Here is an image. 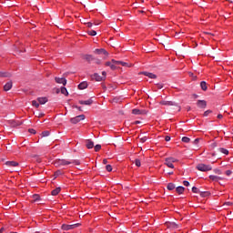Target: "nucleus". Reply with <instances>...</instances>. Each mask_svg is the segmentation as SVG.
<instances>
[{"mask_svg": "<svg viewBox=\"0 0 233 233\" xmlns=\"http://www.w3.org/2000/svg\"><path fill=\"white\" fill-rule=\"evenodd\" d=\"M102 77H104V79L106 77V73L105 71L102 72Z\"/></svg>", "mask_w": 233, "mask_h": 233, "instance_id": "obj_52", "label": "nucleus"}, {"mask_svg": "<svg viewBox=\"0 0 233 233\" xmlns=\"http://www.w3.org/2000/svg\"><path fill=\"white\" fill-rule=\"evenodd\" d=\"M117 66H119V62L115 59H112L111 62H106V66H109L111 70H116V68H117Z\"/></svg>", "mask_w": 233, "mask_h": 233, "instance_id": "obj_6", "label": "nucleus"}, {"mask_svg": "<svg viewBox=\"0 0 233 233\" xmlns=\"http://www.w3.org/2000/svg\"><path fill=\"white\" fill-rule=\"evenodd\" d=\"M12 86H13L12 81L7 82V83L4 86V90H5V92H8V90H12Z\"/></svg>", "mask_w": 233, "mask_h": 233, "instance_id": "obj_14", "label": "nucleus"}, {"mask_svg": "<svg viewBox=\"0 0 233 233\" xmlns=\"http://www.w3.org/2000/svg\"><path fill=\"white\" fill-rule=\"evenodd\" d=\"M33 199H34L35 201H38V200H39V195H34V196H33Z\"/></svg>", "mask_w": 233, "mask_h": 233, "instance_id": "obj_43", "label": "nucleus"}, {"mask_svg": "<svg viewBox=\"0 0 233 233\" xmlns=\"http://www.w3.org/2000/svg\"><path fill=\"white\" fill-rule=\"evenodd\" d=\"M55 81L58 85H63L64 86H66V78L55 77Z\"/></svg>", "mask_w": 233, "mask_h": 233, "instance_id": "obj_8", "label": "nucleus"}, {"mask_svg": "<svg viewBox=\"0 0 233 233\" xmlns=\"http://www.w3.org/2000/svg\"><path fill=\"white\" fill-rule=\"evenodd\" d=\"M176 192H177V194H183V192H185V187L179 186L176 188Z\"/></svg>", "mask_w": 233, "mask_h": 233, "instance_id": "obj_23", "label": "nucleus"}, {"mask_svg": "<svg viewBox=\"0 0 233 233\" xmlns=\"http://www.w3.org/2000/svg\"><path fill=\"white\" fill-rule=\"evenodd\" d=\"M132 114H134V116H141L143 114H147V112L141 109H133Z\"/></svg>", "mask_w": 233, "mask_h": 233, "instance_id": "obj_11", "label": "nucleus"}, {"mask_svg": "<svg viewBox=\"0 0 233 233\" xmlns=\"http://www.w3.org/2000/svg\"><path fill=\"white\" fill-rule=\"evenodd\" d=\"M187 112H190V106L187 107Z\"/></svg>", "mask_w": 233, "mask_h": 233, "instance_id": "obj_60", "label": "nucleus"}, {"mask_svg": "<svg viewBox=\"0 0 233 233\" xmlns=\"http://www.w3.org/2000/svg\"><path fill=\"white\" fill-rule=\"evenodd\" d=\"M167 227H168V228H174V229L179 228V225L177 224L176 222L167 223Z\"/></svg>", "mask_w": 233, "mask_h": 233, "instance_id": "obj_16", "label": "nucleus"}, {"mask_svg": "<svg viewBox=\"0 0 233 233\" xmlns=\"http://www.w3.org/2000/svg\"><path fill=\"white\" fill-rule=\"evenodd\" d=\"M79 223L76 224H71V225H67V224H63L61 228L62 230H73V228H77V227H79Z\"/></svg>", "mask_w": 233, "mask_h": 233, "instance_id": "obj_5", "label": "nucleus"}, {"mask_svg": "<svg viewBox=\"0 0 233 233\" xmlns=\"http://www.w3.org/2000/svg\"><path fill=\"white\" fill-rule=\"evenodd\" d=\"M157 88H158L159 90H161V88H163V85L157 84Z\"/></svg>", "mask_w": 233, "mask_h": 233, "instance_id": "obj_50", "label": "nucleus"}, {"mask_svg": "<svg viewBox=\"0 0 233 233\" xmlns=\"http://www.w3.org/2000/svg\"><path fill=\"white\" fill-rule=\"evenodd\" d=\"M201 198H207L208 196H210V193L208 191H200L199 192Z\"/></svg>", "mask_w": 233, "mask_h": 233, "instance_id": "obj_27", "label": "nucleus"}, {"mask_svg": "<svg viewBox=\"0 0 233 233\" xmlns=\"http://www.w3.org/2000/svg\"><path fill=\"white\" fill-rule=\"evenodd\" d=\"M172 174H174V172H173V171L168 172V175H169V176H172Z\"/></svg>", "mask_w": 233, "mask_h": 233, "instance_id": "obj_61", "label": "nucleus"}, {"mask_svg": "<svg viewBox=\"0 0 233 233\" xmlns=\"http://www.w3.org/2000/svg\"><path fill=\"white\" fill-rule=\"evenodd\" d=\"M136 167H141V160L139 158L135 159Z\"/></svg>", "mask_w": 233, "mask_h": 233, "instance_id": "obj_34", "label": "nucleus"}, {"mask_svg": "<svg viewBox=\"0 0 233 233\" xmlns=\"http://www.w3.org/2000/svg\"><path fill=\"white\" fill-rule=\"evenodd\" d=\"M199 141H201V138H196L193 143L194 145H198L199 143Z\"/></svg>", "mask_w": 233, "mask_h": 233, "instance_id": "obj_44", "label": "nucleus"}, {"mask_svg": "<svg viewBox=\"0 0 233 233\" xmlns=\"http://www.w3.org/2000/svg\"><path fill=\"white\" fill-rule=\"evenodd\" d=\"M197 105L198 108H207V101L205 100H198Z\"/></svg>", "mask_w": 233, "mask_h": 233, "instance_id": "obj_9", "label": "nucleus"}, {"mask_svg": "<svg viewBox=\"0 0 233 233\" xmlns=\"http://www.w3.org/2000/svg\"><path fill=\"white\" fill-rule=\"evenodd\" d=\"M177 159L172 157L165 158L164 165H167L168 168H174V163H177Z\"/></svg>", "mask_w": 233, "mask_h": 233, "instance_id": "obj_1", "label": "nucleus"}, {"mask_svg": "<svg viewBox=\"0 0 233 233\" xmlns=\"http://www.w3.org/2000/svg\"><path fill=\"white\" fill-rule=\"evenodd\" d=\"M218 119H223V115L221 114L218 115Z\"/></svg>", "mask_w": 233, "mask_h": 233, "instance_id": "obj_54", "label": "nucleus"}, {"mask_svg": "<svg viewBox=\"0 0 233 233\" xmlns=\"http://www.w3.org/2000/svg\"><path fill=\"white\" fill-rule=\"evenodd\" d=\"M142 74H143V76L149 77V79H157V76L154 75L153 73L143 72Z\"/></svg>", "mask_w": 233, "mask_h": 233, "instance_id": "obj_12", "label": "nucleus"}, {"mask_svg": "<svg viewBox=\"0 0 233 233\" xmlns=\"http://www.w3.org/2000/svg\"><path fill=\"white\" fill-rule=\"evenodd\" d=\"M208 114H212V110H207L205 113H204V117H207L208 116Z\"/></svg>", "mask_w": 233, "mask_h": 233, "instance_id": "obj_42", "label": "nucleus"}, {"mask_svg": "<svg viewBox=\"0 0 233 233\" xmlns=\"http://www.w3.org/2000/svg\"><path fill=\"white\" fill-rule=\"evenodd\" d=\"M87 34L89 35H97V32H96L95 30H91V31H88L87 32Z\"/></svg>", "mask_w": 233, "mask_h": 233, "instance_id": "obj_36", "label": "nucleus"}, {"mask_svg": "<svg viewBox=\"0 0 233 233\" xmlns=\"http://www.w3.org/2000/svg\"><path fill=\"white\" fill-rule=\"evenodd\" d=\"M231 174H232V171H231V170H227V171H226V175L230 176Z\"/></svg>", "mask_w": 233, "mask_h": 233, "instance_id": "obj_51", "label": "nucleus"}, {"mask_svg": "<svg viewBox=\"0 0 233 233\" xmlns=\"http://www.w3.org/2000/svg\"><path fill=\"white\" fill-rule=\"evenodd\" d=\"M0 77H12V75L6 72H0Z\"/></svg>", "mask_w": 233, "mask_h": 233, "instance_id": "obj_24", "label": "nucleus"}, {"mask_svg": "<svg viewBox=\"0 0 233 233\" xmlns=\"http://www.w3.org/2000/svg\"><path fill=\"white\" fill-rule=\"evenodd\" d=\"M41 136L42 137H48V136H50V131H44Z\"/></svg>", "mask_w": 233, "mask_h": 233, "instance_id": "obj_33", "label": "nucleus"}, {"mask_svg": "<svg viewBox=\"0 0 233 233\" xmlns=\"http://www.w3.org/2000/svg\"><path fill=\"white\" fill-rule=\"evenodd\" d=\"M61 94H63L64 96H68V90H66V87H61Z\"/></svg>", "mask_w": 233, "mask_h": 233, "instance_id": "obj_31", "label": "nucleus"}, {"mask_svg": "<svg viewBox=\"0 0 233 233\" xmlns=\"http://www.w3.org/2000/svg\"><path fill=\"white\" fill-rule=\"evenodd\" d=\"M106 170H107V172H112V166L111 165H106Z\"/></svg>", "mask_w": 233, "mask_h": 233, "instance_id": "obj_40", "label": "nucleus"}, {"mask_svg": "<svg viewBox=\"0 0 233 233\" xmlns=\"http://www.w3.org/2000/svg\"><path fill=\"white\" fill-rule=\"evenodd\" d=\"M30 134H35V129H29Z\"/></svg>", "mask_w": 233, "mask_h": 233, "instance_id": "obj_53", "label": "nucleus"}, {"mask_svg": "<svg viewBox=\"0 0 233 233\" xmlns=\"http://www.w3.org/2000/svg\"><path fill=\"white\" fill-rule=\"evenodd\" d=\"M6 167H19V163L16 161H6Z\"/></svg>", "mask_w": 233, "mask_h": 233, "instance_id": "obj_15", "label": "nucleus"}, {"mask_svg": "<svg viewBox=\"0 0 233 233\" xmlns=\"http://www.w3.org/2000/svg\"><path fill=\"white\" fill-rule=\"evenodd\" d=\"M37 101L40 105H45L46 103H48V98H46V97H38Z\"/></svg>", "mask_w": 233, "mask_h": 233, "instance_id": "obj_19", "label": "nucleus"}, {"mask_svg": "<svg viewBox=\"0 0 233 233\" xmlns=\"http://www.w3.org/2000/svg\"><path fill=\"white\" fill-rule=\"evenodd\" d=\"M76 108L79 109L80 111L82 110L81 107H79V106H76Z\"/></svg>", "mask_w": 233, "mask_h": 233, "instance_id": "obj_63", "label": "nucleus"}, {"mask_svg": "<svg viewBox=\"0 0 233 233\" xmlns=\"http://www.w3.org/2000/svg\"><path fill=\"white\" fill-rule=\"evenodd\" d=\"M86 25H87L88 28H92L94 24H92V22H88V23H86Z\"/></svg>", "mask_w": 233, "mask_h": 233, "instance_id": "obj_48", "label": "nucleus"}, {"mask_svg": "<svg viewBox=\"0 0 233 233\" xmlns=\"http://www.w3.org/2000/svg\"><path fill=\"white\" fill-rule=\"evenodd\" d=\"M182 141H183V143H190V138L187 137H182Z\"/></svg>", "mask_w": 233, "mask_h": 233, "instance_id": "obj_35", "label": "nucleus"}, {"mask_svg": "<svg viewBox=\"0 0 233 233\" xmlns=\"http://www.w3.org/2000/svg\"><path fill=\"white\" fill-rule=\"evenodd\" d=\"M165 140H166V141H170V137L166 136Z\"/></svg>", "mask_w": 233, "mask_h": 233, "instance_id": "obj_55", "label": "nucleus"}, {"mask_svg": "<svg viewBox=\"0 0 233 233\" xmlns=\"http://www.w3.org/2000/svg\"><path fill=\"white\" fill-rule=\"evenodd\" d=\"M83 59L90 63V61H94V56L92 55H84Z\"/></svg>", "mask_w": 233, "mask_h": 233, "instance_id": "obj_18", "label": "nucleus"}, {"mask_svg": "<svg viewBox=\"0 0 233 233\" xmlns=\"http://www.w3.org/2000/svg\"><path fill=\"white\" fill-rule=\"evenodd\" d=\"M61 170H57L56 173H55V176H61Z\"/></svg>", "mask_w": 233, "mask_h": 233, "instance_id": "obj_49", "label": "nucleus"}, {"mask_svg": "<svg viewBox=\"0 0 233 233\" xmlns=\"http://www.w3.org/2000/svg\"><path fill=\"white\" fill-rule=\"evenodd\" d=\"M93 77H94V79H96V81H103L104 80V77L99 76V74H97V73H95Z\"/></svg>", "mask_w": 233, "mask_h": 233, "instance_id": "obj_22", "label": "nucleus"}, {"mask_svg": "<svg viewBox=\"0 0 233 233\" xmlns=\"http://www.w3.org/2000/svg\"><path fill=\"white\" fill-rule=\"evenodd\" d=\"M59 192H61V187H56V189H54L51 194L52 196H57V194H59Z\"/></svg>", "mask_w": 233, "mask_h": 233, "instance_id": "obj_26", "label": "nucleus"}, {"mask_svg": "<svg viewBox=\"0 0 233 233\" xmlns=\"http://www.w3.org/2000/svg\"><path fill=\"white\" fill-rule=\"evenodd\" d=\"M200 86H201V89L202 90H204V91H207V82H205V81H202L201 83H200Z\"/></svg>", "mask_w": 233, "mask_h": 233, "instance_id": "obj_30", "label": "nucleus"}, {"mask_svg": "<svg viewBox=\"0 0 233 233\" xmlns=\"http://www.w3.org/2000/svg\"><path fill=\"white\" fill-rule=\"evenodd\" d=\"M174 188H176V185L173 183L167 184V190H174Z\"/></svg>", "mask_w": 233, "mask_h": 233, "instance_id": "obj_32", "label": "nucleus"}, {"mask_svg": "<svg viewBox=\"0 0 233 233\" xmlns=\"http://www.w3.org/2000/svg\"><path fill=\"white\" fill-rule=\"evenodd\" d=\"M99 63H101V60H97L96 61V64L99 65Z\"/></svg>", "mask_w": 233, "mask_h": 233, "instance_id": "obj_62", "label": "nucleus"}, {"mask_svg": "<svg viewBox=\"0 0 233 233\" xmlns=\"http://www.w3.org/2000/svg\"><path fill=\"white\" fill-rule=\"evenodd\" d=\"M92 103H94V100H92L91 98L88 100H80L79 101L80 105H86L87 106H90V105H92Z\"/></svg>", "mask_w": 233, "mask_h": 233, "instance_id": "obj_13", "label": "nucleus"}, {"mask_svg": "<svg viewBox=\"0 0 233 233\" xmlns=\"http://www.w3.org/2000/svg\"><path fill=\"white\" fill-rule=\"evenodd\" d=\"M215 174L221 175V171L219 169H214Z\"/></svg>", "mask_w": 233, "mask_h": 233, "instance_id": "obj_46", "label": "nucleus"}, {"mask_svg": "<svg viewBox=\"0 0 233 233\" xmlns=\"http://www.w3.org/2000/svg\"><path fill=\"white\" fill-rule=\"evenodd\" d=\"M218 152H221V154H225L226 156H228V151L226 148L219 147L218 149Z\"/></svg>", "mask_w": 233, "mask_h": 233, "instance_id": "obj_29", "label": "nucleus"}, {"mask_svg": "<svg viewBox=\"0 0 233 233\" xmlns=\"http://www.w3.org/2000/svg\"><path fill=\"white\" fill-rule=\"evenodd\" d=\"M192 192L194 193V194H199V189L198 188V187H192Z\"/></svg>", "mask_w": 233, "mask_h": 233, "instance_id": "obj_37", "label": "nucleus"}, {"mask_svg": "<svg viewBox=\"0 0 233 233\" xmlns=\"http://www.w3.org/2000/svg\"><path fill=\"white\" fill-rule=\"evenodd\" d=\"M56 167H66V165H72V162L66 159H57L55 161Z\"/></svg>", "mask_w": 233, "mask_h": 233, "instance_id": "obj_4", "label": "nucleus"}, {"mask_svg": "<svg viewBox=\"0 0 233 233\" xmlns=\"http://www.w3.org/2000/svg\"><path fill=\"white\" fill-rule=\"evenodd\" d=\"M226 205L230 206V205H232V202H228V203H226Z\"/></svg>", "mask_w": 233, "mask_h": 233, "instance_id": "obj_59", "label": "nucleus"}, {"mask_svg": "<svg viewBox=\"0 0 233 233\" xmlns=\"http://www.w3.org/2000/svg\"><path fill=\"white\" fill-rule=\"evenodd\" d=\"M86 148H94V142L90 139L86 140Z\"/></svg>", "mask_w": 233, "mask_h": 233, "instance_id": "obj_17", "label": "nucleus"}, {"mask_svg": "<svg viewBox=\"0 0 233 233\" xmlns=\"http://www.w3.org/2000/svg\"><path fill=\"white\" fill-rule=\"evenodd\" d=\"M8 123L11 127H19V125H21V123L15 122V120H9Z\"/></svg>", "mask_w": 233, "mask_h": 233, "instance_id": "obj_25", "label": "nucleus"}, {"mask_svg": "<svg viewBox=\"0 0 233 233\" xmlns=\"http://www.w3.org/2000/svg\"><path fill=\"white\" fill-rule=\"evenodd\" d=\"M43 116H45V113H39L38 114V117H43Z\"/></svg>", "mask_w": 233, "mask_h": 233, "instance_id": "obj_57", "label": "nucleus"}, {"mask_svg": "<svg viewBox=\"0 0 233 233\" xmlns=\"http://www.w3.org/2000/svg\"><path fill=\"white\" fill-rule=\"evenodd\" d=\"M103 163L104 165H106V163H108V160L106 158H104Z\"/></svg>", "mask_w": 233, "mask_h": 233, "instance_id": "obj_56", "label": "nucleus"}, {"mask_svg": "<svg viewBox=\"0 0 233 233\" xmlns=\"http://www.w3.org/2000/svg\"><path fill=\"white\" fill-rule=\"evenodd\" d=\"M56 94H59V89L56 90Z\"/></svg>", "mask_w": 233, "mask_h": 233, "instance_id": "obj_64", "label": "nucleus"}, {"mask_svg": "<svg viewBox=\"0 0 233 233\" xmlns=\"http://www.w3.org/2000/svg\"><path fill=\"white\" fill-rule=\"evenodd\" d=\"M209 179H211V181H216V182H218V181H219V180H221V179H223V178H222L221 177L210 175V176H209Z\"/></svg>", "mask_w": 233, "mask_h": 233, "instance_id": "obj_21", "label": "nucleus"}, {"mask_svg": "<svg viewBox=\"0 0 233 233\" xmlns=\"http://www.w3.org/2000/svg\"><path fill=\"white\" fill-rule=\"evenodd\" d=\"M99 150H101V145H96L95 146V152H99Z\"/></svg>", "mask_w": 233, "mask_h": 233, "instance_id": "obj_39", "label": "nucleus"}, {"mask_svg": "<svg viewBox=\"0 0 233 233\" xmlns=\"http://www.w3.org/2000/svg\"><path fill=\"white\" fill-rule=\"evenodd\" d=\"M95 54H97L98 56H101V54H103L104 56H108V52L103 48L101 49H96L94 51Z\"/></svg>", "mask_w": 233, "mask_h": 233, "instance_id": "obj_10", "label": "nucleus"}, {"mask_svg": "<svg viewBox=\"0 0 233 233\" xmlns=\"http://www.w3.org/2000/svg\"><path fill=\"white\" fill-rule=\"evenodd\" d=\"M138 139L140 140V143H147L148 138L146 136H139Z\"/></svg>", "mask_w": 233, "mask_h": 233, "instance_id": "obj_28", "label": "nucleus"}, {"mask_svg": "<svg viewBox=\"0 0 233 233\" xmlns=\"http://www.w3.org/2000/svg\"><path fill=\"white\" fill-rule=\"evenodd\" d=\"M183 185L184 187H189L190 183L187 180H184Z\"/></svg>", "mask_w": 233, "mask_h": 233, "instance_id": "obj_45", "label": "nucleus"}, {"mask_svg": "<svg viewBox=\"0 0 233 233\" xmlns=\"http://www.w3.org/2000/svg\"><path fill=\"white\" fill-rule=\"evenodd\" d=\"M160 105H164L165 106H176L178 112L181 110V107L174 101L163 100L160 102Z\"/></svg>", "mask_w": 233, "mask_h": 233, "instance_id": "obj_2", "label": "nucleus"}, {"mask_svg": "<svg viewBox=\"0 0 233 233\" xmlns=\"http://www.w3.org/2000/svg\"><path fill=\"white\" fill-rule=\"evenodd\" d=\"M197 168L200 171V172H209V170H212V166L210 165H205V164H198L197 166Z\"/></svg>", "mask_w": 233, "mask_h": 233, "instance_id": "obj_3", "label": "nucleus"}, {"mask_svg": "<svg viewBox=\"0 0 233 233\" xmlns=\"http://www.w3.org/2000/svg\"><path fill=\"white\" fill-rule=\"evenodd\" d=\"M73 163L75 165H81V162L79 160H74Z\"/></svg>", "mask_w": 233, "mask_h": 233, "instance_id": "obj_47", "label": "nucleus"}, {"mask_svg": "<svg viewBox=\"0 0 233 233\" xmlns=\"http://www.w3.org/2000/svg\"><path fill=\"white\" fill-rule=\"evenodd\" d=\"M88 83L86 82H82L78 85L79 90H85V88H87Z\"/></svg>", "mask_w": 233, "mask_h": 233, "instance_id": "obj_20", "label": "nucleus"}, {"mask_svg": "<svg viewBox=\"0 0 233 233\" xmlns=\"http://www.w3.org/2000/svg\"><path fill=\"white\" fill-rule=\"evenodd\" d=\"M32 105H33V106H35V108H39V103H37V101L33 100Z\"/></svg>", "mask_w": 233, "mask_h": 233, "instance_id": "obj_38", "label": "nucleus"}, {"mask_svg": "<svg viewBox=\"0 0 233 233\" xmlns=\"http://www.w3.org/2000/svg\"><path fill=\"white\" fill-rule=\"evenodd\" d=\"M118 65H121L122 66H128V64L127 62H121L117 61Z\"/></svg>", "mask_w": 233, "mask_h": 233, "instance_id": "obj_41", "label": "nucleus"}, {"mask_svg": "<svg viewBox=\"0 0 233 233\" xmlns=\"http://www.w3.org/2000/svg\"><path fill=\"white\" fill-rule=\"evenodd\" d=\"M83 120H85V115L76 116L70 119V121H71V123H73V125H77V123H79V121H83Z\"/></svg>", "mask_w": 233, "mask_h": 233, "instance_id": "obj_7", "label": "nucleus"}, {"mask_svg": "<svg viewBox=\"0 0 233 233\" xmlns=\"http://www.w3.org/2000/svg\"><path fill=\"white\" fill-rule=\"evenodd\" d=\"M139 123H141L140 121H135V125H139Z\"/></svg>", "mask_w": 233, "mask_h": 233, "instance_id": "obj_58", "label": "nucleus"}]
</instances>
